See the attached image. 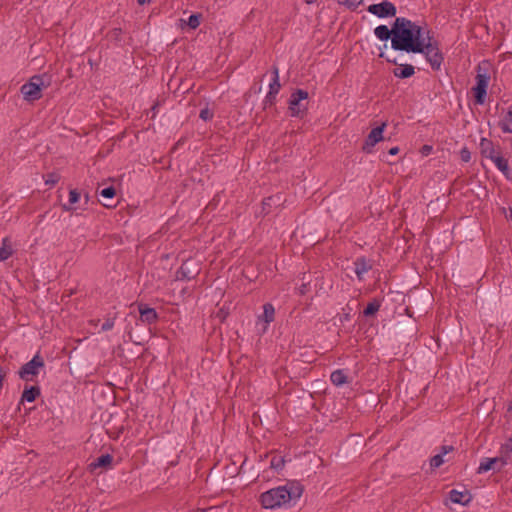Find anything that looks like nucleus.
<instances>
[{
    "label": "nucleus",
    "mask_w": 512,
    "mask_h": 512,
    "mask_svg": "<svg viewBox=\"0 0 512 512\" xmlns=\"http://www.w3.org/2000/svg\"><path fill=\"white\" fill-rule=\"evenodd\" d=\"M394 37H392L391 47L396 51H405L415 53L422 51L421 43L430 33L405 17H397L393 23Z\"/></svg>",
    "instance_id": "obj_1"
},
{
    "label": "nucleus",
    "mask_w": 512,
    "mask_h": 512,
    "mask_svg": "<svg viewBox=\"0 0 512 512\" xmlns=\"http://www.w3.org/2000/svg\"><path fill=\"white\" fill-rule=\"evenodd\" d=\"M303 493V487L299 482L290 481L269 489L260 495V503L264 509L275 510L279 508H289L300 499Z\"/></svg>",
    "instance_id": "obj_2"
},
{
    "label": "nucleus",
    "mask_w": 512,
    "mask_h": 512,
    "mask_svg": "<svg viewBox=\"0 0 512 512\" xmlns=\"http://www.w3.org/2000/svg\"><path fill=\"white\" fill-rule=\"evenodd\" d=\"M50 85V78L46 74L34 75L21 88L24 100L33 102L42 97V90Z\"/></svg>",
    "instance_id": "obj_3"
},
{
    "label": "nucleus",
    "mask_w": 512,
    "mask_h": 512,
    "mask_svg": "<svg viewBox=\"0 0 512 512\" xmlns=\"http://www.w3.org/2000/svg\"><path fill=\"white\" fill-rule=\"evenodd\" d=\"M421 46L422 51L419 53L424 54L425 59L434 71L440 70L444 61V56L440 51L438 41L434 39V37L431 35V32L425 37L424 41L421 43Z\"/></svg>",
    "instance_id": "obj_4"
},
{
    "label": "nucleus",
    "mask_w": 512,
    "mask_h": 512,
    "mask_svg": "<svg viewBox=\"0 0 512 512\" xmlns=\"http://www.w3.org/2000/svg\"><path fill=\"white\" fill-rule=\"evenodd\" d=\"M489 82V73L486 69H482L479 66L476 75V85L472 89L476 104L483 105L485 103Z\"/></svg>",
    "instance_id": "obj_5"
},
{
    "label": "nucleus",
    "mask_w": 512,
    "mask_h": 512,
    "mask_svg": "<svg viewBox=\"0 0 512 512\" xmlns=\"http://www.w3.org/2000/svg\"><path fill=\"white\" fill-rule=\"evenodd\" d=\"M308 92L297 89L289 99V111L293 117H301L307 109Z\"/></svg>",
    "instance_id": "obj_6"
},
{
    "label": "nucleus",
    "mask_w": 512,
    "mask_h": 512,
    "mask_svg": "<svg viewBox=\"0 0 512 512\" xmlns=\"http://www.w3.org/2000/svg\"><path fill=\"white\" fill-rule=\"evenodd\" d=\"M272 77L268 85V92L263 99V107L264 109L271 107L276 102V97L281 89L280 79H279V68L274 65L271 69Z\"/></svg>",
    "instance_id": "obj_7"
},
{
    "label": "nucleus",
    "mask_w": 512,
    "mask_h": 512,
    "mask_svg": "<svg viewBox=\"0 0 512 512\" xmlns=\"http://www.w3.org/2000/svg\"><path fill=\"white\" fill-rule=\"evenodd\" d=\"M44 367V361L39 354H36L29 362L25 363L19 370V377L24 381H32Z\"/></svg>",
    "instance_id": "obj_8"
},
{
    "label": "nucleus",
    "mask_w": 512,
    "mask_h": 512,
    "mask_svg": "<svg viewBox=\"0 0 512 512\" xmlns=\"http://www.w3.org/2000/svg\"><path fill=\"white\" fill-rule=\"evenodd\" d=\"M367 10L378 18L394 17L397 13L396 6L388 0H384L377 4H371L368 6Z\"/></svg>",
    "instance_id": "obj_9"
},
{
    "label": "nucleus",
    "mask_w": 512,
    "mask_h": 512,
    "mask_svg": "<svg viewBox=\"0 0 512 512\" xmlns=\"http://www.w3.org/2000/svg\"><path fill=\"white\" fill-rule=\"evenodd\" d=\"M385 127L386 123H382L380 126H377L370 131L362 147V150L365 153H372L374 146L383 140V131Z\"/></svg>",
    "instance_id": "obj_10"
},
{
    "label": "nucleus",
    "mask_w": 512,
    "mask_h": 512,
    "mask_svg": "<svg viewBox=\"0 0 512 512\" xmlns=\"http://www.w3.org/2000/svg\"><path fill=\"white\" fill-rule=\"evenodd\" d=\"M480 153L484 158L489 160L493 159L495 156L499 154V151L496 149L494 143L485 137H482L479 142Z\"/></svg>",
    "instance_id": "obj_11"
},
{
    "label": "nucleus",
    "mask_w": 512,
    "mask_h": 512,
    "mask_svg": "<svg viewBox=\"0 0 512 512\" xmlns=\"http://www.w3.org/2000/svg\"><path fill=\"white\" fill-rule=\"evenodd\" d=\"M500 468L512 462V438L507 439L500 447Z\"/></svg>",
    "instance_id": "obj_12"
},
{
    "label": "nucleus",
    "mask_w": 512,
    "mask_h": 512,
    "mask_svg": "<svg viewBox=\"0 0 512 512\" xmlns=\"http://www.w3.org/2000/svg\"><path fill=\"white\" fill-rule=\"evenodd\" d=\"M138 311L140 313V319L144 323L153 324L158 319L156 310L154 308L148 307L145 304H140L138 306Z\"/></svg>",
    "instance_id": "obj_13"
},
{
    "label": "nucleus",
    "mask_w": 512,
    "mask_h": 512,
    "mask_svg": "<svg viewBox=\"0 0 512 512\" xmlns=\"http://www.w3.org/2000/svg\"><path fill=\"white\" fill-rule=\"evenodd\" d=\"M275 315V309L274 306L270 303H266L263 306V313L258 317L257 324L264 323L263 325V331H266L267 326L273 322Z\"/></svg>",
    "instance_id": "obj_14"
},
{
    "label": "nucleus",
    "mask_w": 512,
    "mask_h": 512,
    "mask_svg": "<svg viewBox=\"0 0 512 512\" xmlns=\"http://www.w3.org/2000/svg\"><path fill=\"white\" fill-rule=\"evenodd\" d=\"M354 272L358 280H363L365 274L372 268L370 262L365 257H359L354 261Z\"/></svg>",
    "instance_id": "obj_15"
},
{
    "label": "nucleus",
    "mask_w": 512,
    "mask_h": 512,
    "mask_svg": "<svg viewBox=\"0 0 512 512\" xmlns=\"http://www.w3.org/2000/svg\"><path fill=\"white\" fill-rule=\"evenodd\" d=\"M499 128L505 134H512V104L508 107L505 114L499 120Z\"/></svg>",
    "instance_id": "obj_16"
},
{
    "label": "nucleus",
    "mask_w": 512,
    "mask_h": 512,
    "mask_svg": "<svg viewBox=\"0 0 512 512\" xmlns=\"http://www.w3.org/2000/svg\"><path fill=\"white\" fill-rule=\"evenodd\" d=\"M81 195L77 189H71L69 191V199L67 203L62 204L63 211L74 213L77 208L76 203L80 201Z\"/></svg>",
    "instance_id": "obj_17"
},
{
    "label": "nucleus",
    "mask_w": 512,
    "mask_h": 512,
    "mask_svg": "<svg viewBox=\"0 0 512 512\" xmlns=\"http://www.w3.org/2000/svg\"><path fill=\"white\" fill-rule=\"evenodd\" d=\"M449 499L452 503L466 505L470 502L471 497L468 492L453 489L449 492Z\"/></svg>",
    "instance_id": "obj_18"
},
{
    "label": "nucleus",
    "mask_w": 512,
    "mask_h": 512,
    "mask_svg": "<svg viewBox=\"0 0 512 512\" xmlns=\"http://www.w3.org/2000/svg\"><path fill=\"white\" fill-rule=\"evenodd\" d=\"M112 461L113 457L110 454H104L91 462L89 468L91 471H95L98 468H109L111 467Z\"/></svg>",
    "instance_id": "obj_19"
},
{
    "label": "nucleus",
    "mask_w": 512,
    "mask_h": 512,
    "mask_svg": "<svg viewBox=\"0 0 512 512\" xmlns=\"http://www.w3.org/2000/svg\"><path fill=\"white\" fill-rule=\"evenodd\" d=\"M453 450L452 446H442L441 452L434 455L430 459V466L432 469L439 468L445 461L444 456Z\"/></svg>",
    "instance_id": "obj_20"
},
{
    "label": "nucleus",
    "mask_w": 512,
    "mask_h": 512,
    "mask_svg": "<svg viewBox=\"0 0 512 512\" xmlns=\"http://www.w3.org/2000/svg\"><path fill=\"white\" fill-rule=\"evenodd\" d=\"M500 463V460L498 457H493V458H483L481 461H480V464L478 466V469H477V473L478 474H483V473H486L492 469H494V466L496 464Z\"/></svg>",
    "instance_id": "obj_21"
},
{
    "label": "nucleus",
    "mask_w": 512,
    "mask_h": 512,
    "mask_svg": "<svg viewBox=\"0 0 512 512\" xmlns=\"http://www.w3.org/2000/svg\"><path fill=\"white\" fill-rule=\"evenodd\" d=\"M374 34L380 41L392 40L394 28L389 29L386 25H379L374 29Z\"/></svg>",
    "instance_id": "obj_22"
},
{
    "label": "nucleus",
    "mask_w": 512,
    "mask_h": 512,
    "mask_svg": "<svg viewBox=\"0 0 512 512\" xmlns=\"http://www.w3.org/2000/svg\"><path fill=\"white\" fill-rule=\"evenodd\" d=\"M415 74V68L411 64H401L394 70V76L397 78L405 79Z\"/></svg>",
    "instance_id": "obj_23"
},
{
    "label": "nucleus",
    "mask_w": 512,
    "mask_h": 512,
    "mask_svg": "<svg viewBox=\"0 0 512 512\" xmlns=\"http://www.w3.org/2000/svg\"><path fill=\"white\" fill-rule=\"evenodd\" d=\"M347 373L343 369H337L333 371L330 375V380L335 386H342L347 383Z\"/></svg>",
    "instance_id": "obj_24"
},
{
    "label": "nucleus",
    "mask_w": 512,
    "mask_h": 512,
    "mask_svg": "<svg viewBox=\"0 0 512 512\" xmlns=\"http://www.w3.org/2000/svg\"><path fill=\"white\" fill-rule=\"evenodd\" d=\"M491 161L494 163V165L496 166V168L502 172V174L506 177H508L509 175V172H510V168H509V165H508V161L503 158L500 153L495 156L493 159H491Z\"/></svg>",
    "instance_id": "obj_25"
},
{
    "label": "nucleus",
    "mask_w": 512,
    "mask_h": 512,
    "mask_svg": "<svg viewBox=\"0 0 512 512\" xmlns=\"http://www.w3.org/2000/svg\"><path fill=\"white\" fill-rule=\"evenodd\" d=\"M40 395V388L37 386H31L29 388H25L22 396V402H33Z\"/></svg>",
    "instance_id": "obj_26"
},
{
    "label": "nucleus",
    "mask_w": 512,
    "mask_h": 512,
    "mask_svg": "<svg viewBox=\"0 0 512 512\" xmlns=\"http://www.w3.org/2000/svg\"><path fill=\"white\" fill-rule=\"evenodd\" d=\"M13 254V248L8 237L2 239V246L0 247V262L7 260Z\"/></svg>",
    "instance_id": "obj_27"
},
{
    "label": "nucleus",
    "mask_w": 512,
    "mask_h": 512,
    "mask_svg": "<svg viewBox=\"0 0 512 512\" xmlns=\"http://www.w3.org/2000/svg\"><path fill=\"white\" fill-rule=\"evenodd\" d=\"M380 309V303L379 301L377 300H373L371 302H369L367 304V306L365 307L364 311H363V314L364 316H372L374 315L376 312H378Z\"/></svg>",
    "instance_id": "obj_28"
},
{
    "label": "nucleus",
    "mask_w": 512,
    "mask_h": 512,
    "mask_svg": "<svg viewBox=\"0 0 512 512\" xmlns=\"http://www.w3.org/2000/svg\"><path fill=\"white\" fill-rule=\"evenodd\" d=\"M60 180V176L57 173H49L44 177L46 185L54 186Z\"/></svg>",
    "instance_id": "obj_29"
},
{
    "label": "nucleus",
    "mask_w": 512,
    "mask_h": 512,
    "mask_svg": "<svg viewBox=\"0 0 512 512\" xmlns=\"http://www.w3.org/2000/svg\"><path fill=\"white\" fill-rule=\"evenodd\" d=\"M363 0H338V3L355 10Z\"/></svg>",
    "instance_id": "obj_30"
},
{
    "label": "nucleus",
    "mask_w": 512,
    "mask_h": 512,
    "mask_svg": "<svg viewBox=\"0 0 512 512\" xmlns=\"http://www.w3.org/2000/svg\"><path fill=\"white\" fill-rule=\"evenodd\" d=\"M200 18L201 16L199 14H192L188 18V25L192 29H196L200 25Z\"/></svg>",
    "instance_id": "obj_31"
},
{
    "label": "nucleus",
    "mask_w": 512,
    "mask_h": 512,
    "mask_svg": "<svg viewBox=\"0 0 512 512\" xmlns=\"http://www.w3.org/2000/svg\"><path fill=\"white\" fill-rule=\"evenodd\" d=\"M115 319V317L107 318L101 326V331L106 332L112 330L115 325Z\"/></svg>",
    "instance_id": "obj_32"
},
{
    "label": "nucleus",
    "mask_w": 512,
    "mask_h": 512,
    "mask_svg": "<svg viewBox=\"0 0 512 512\" xmlns=\"http://www.w3.org/2000/svg\"><path fill=\"white\" fill-rule=\"evenodd\" d=\"M116 194V191H115V188L110 186V187H106L104 189H102L100 191V195L104 198H108V199H111L115 196Z\"/></svg>",
    "instance_id": "obj_33"
},
{
    "label": "nucleus",
    "mask_w": 512,
    "mask_h": 512,
    "mask_svg": "<svg viewBox=\"0 0 512 512\" xmlns=\"http://www.w3.org/2000/svg\"><path fill=\"white\" fill-rule=\"evenodd\" d=\"M270 466L275 470H280L284 466V461L281 457H273Z\"/></svg>",
    "instance_id": "obj_34"
},
{
    "label": "nucleus",
    "mask_w": 512,
    "mask_h": 512,
    "mask_svg": "<svg viewBox=\"0 0 512 512\" xmlns=\"http://www.w3.org/2000/svg\"><path fill=\"white\" fill-rule=\"evenodd\" d=\"M199 117L204 121H209L213 118V112L209 108H204L200 111Z\"/></svg>",
    "instance_id": "obj_35"
},
{
    "label": "nucleus",
    "mask_w": 512,
    "mask_h": 512,
    "mask_svg": "<svg viewBox=\"0 0 512 512\" xmlns=\"http://www.w3.org/2000/svg\"><path fill=\"white\" fill-rule=\"evenodd\" d=\"M460 158L465 163L471 160V152L467 147H464L460 150Z\"/></svg>",
    "instance_id": "obj_36"
},
{
    "label": "nucleus",
    "mask_w": 512,
    "mask_h": 512,
    "mask_svg": "<svg viewBox=\"0 0 512 512\" xmlns=\"http://www.w3.org/2000/svg\"><path fill=\"white\" fill-rule=\"evenodd\" d=\"M433 148L430 145H424L421 149L423 156H428L432 152Z\"/></svg>",
    "instance_id": "obj_37"
},
{
    "label": "nucleus",
    "mask_w": 512,
    "mask_h": 512,
    "mask_svg": "<svg viewBox=\"0 0 512 512\" xmlns=\"http://www.w3.org/2000/svg\"><path fill=\"white\" fill-rule=\"evenodd\" d=\"M186 269H187V267H186V264L184 263V264L180 267V272H181V274L183 275V277H185V278H187V279H191V276H190V275H188V274L186 273Z\"/></svg>",
    "instance_id": "obj_38"
},
{
    "label": "nucleus",
    "mask_w": 512,
    "mask_h": 512,
    "mask_svg": "<svg viewBox=\"0 0 512 512\" xmlns=\"http://www.w3.org/2000/svg\"><path fill=\"white\" fill-rule=\"evenodd\" d=\"M399 153V147L395 146L389 149L388 154L389 155H397Z\"/></svg>",
    "instance_id": "obj_39"
},
{
    "label": "nucleus",
    "mask_w": 512,
    "mask_h": 512,
    "mask_svg": "<svg viewBox=\"0 0 512 512\" xmlns=\"http://www.w3.org/2000/svg\"><path fill=\"white\" fill-rule=\"evenodd\" d=\"M152 0H137V3L141 6L151 3Z\"/></svg>",
    "instance_id": "obj_40"
},
{
    "label": "nucleus",
    "mask_w": 512,
    "mask_h": 512,
    "mask_svg": "<svg viewBox=\"0 0 512 512\" xmlns=\"http://www.w3.org/2000/svg\"><path fill=\"white\" fill-rule=\"evenodd\" d=\"M508 219L512 221V208L509 209Z\"/></svg>",
    "instance_id": "obj_41"
},
{
    "label": "nucleus",
    "mask_w": 512,
    "mask_h": 512,
    "mask_svg": "<svg viewBox=\"0 0 512 512\" xmlns=\"http://www.w3.org/2000/svg\"><path fill=\"white\" fill-rule=\"evenodd\" d=\"M316 1H317V0H305V2H306L307 4H312V3H315Z\"/></svg>",
    "instance_id": "obj_42"
}]
</instances>
